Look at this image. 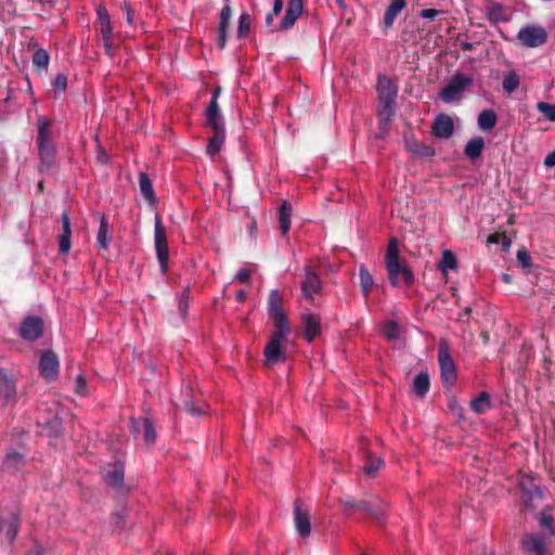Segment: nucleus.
I'll return each mask as SVG.
<instances>
[{"label": "nucleus", "mask_w": 555, "mask_h": 555, "mask_svg": "<svg viewBox=\"0 0 555 555\" xmlns=\"http://www.w3.org/2000/svg\"><path fill=\"white\" fill-rule=\"evenodd\" d=\"M405 0H392L384 14V24L386 27H390L392 25L395 18L405 8Z\"/></svg>", "instance_id": "29"}, {"label": "nucleus", "mask_w": 555, "mask_h": 555, "mask_svg": "<svg viewBox=\"0 0 555 555\" xmlns=\"http://www.w3.org/2000/svg\"><path fill=\"white\" fill-rule=\"evenodd\" d=\"M206 124L212 131L225 130L219 104L209 103L205 109Z\"/></svg>", "instance_id": "20"}, {"label": "nucleus", "mask_w": 555, "mask_h": 555, "mask_svg": "<svg viewBox=\"0 0 555 555\" xmlns=\"http://www.w3.org/2000/svg\"><path fill=\"white\" fill-rule=\"evenodd\" d=\"M517 40L525 48H539L546 43L547 31L546 29L538 24H527L522 26L517 33Z\"/></svg>", "instance_id": "6"}, {"label": "nucleus", "mask_w": 555, "mask_h": 555, "mask_svg": "<svg viewBox=\"0 0 555 555\" xmlns=\"http://www.w3.org/2000/svg\"><path fill=\"white\" fill-rule=\"evenodd\" d=\"M283 293L272 289L268 297V314L273 320L274 328H289L287 315L283 309Z\"/></svg>", "instance_id": "7"}, {"label": "nucleus", "mask_w": 555, "mask_h": 555, "mask_svg": "<svg viewBox=\"0 0 555 555\" xmlns=\"http://www.w3.org/2000/svg\"><path fill=\"white\" fill-rule=\"evenodd\" d=\"M337 4L340 7V8H345L346 7V3H345V0H336Z\"/></svg>", "instance_id": "62"}, {"label": "nucleus", "mask_w": 555, "mask_h": 555, "mask_svg": "<svg viewBox=\"0 0 555 555\" xmlns=\"http://www.w3.org/2000/svg\"><path fill=\"white\" fill-rule=\"evenodd\" d=\"M53 88L59 92H64L67 88V76L64 74H57L52 81Z\"/></svg>", "instance_id": "46"}, {"label": "nucleus", "mask_w": 555, "mask_h": 555, "mask_svg": "<svg viewBox=\"0 0 555 555\" xmlns=\"http://www.w3.org/2000/svg\"><path fill=\"white\" fill-rule=\"evenodd\" d=\"M120 8L126 14L127 23L130 26H133L134 25V12H133L132 8L130 7V4L126 0H124Z\"/></svg>", "instance_id": "48"}, {"label": "nucleus", "mask_w": 555, "mask_h": 555, "mask_svg": "<svg viewBox=\"0 0 555 555\" xmlns=\"http://www.w3.org/2000/svg\"><path fill=\"white\" fill-rule=\"evenodd\" d=\"M143 439L147 446H153L156 441V430L152 421L147 417L142 420Z\"/></svg>", "instance_id": "38"}, {"label": "nucleus", "mask_w": 555, "mask_h": 555, "mask_svg": "<svg viewBox=\"0 0 555 555\" xmlns=\"http://www.w3.org/2000/svg\"><path fill=\"white\" fill-rule=\"evenodd\" d=\"M251 272L253 271L248 268H242L235 274V280H237L241 283H247V282H249Z\"/></svg>", "instance_id": "49"}, {"label": "nucleus", "mask_w": 555, "mask_h": 555, "mask_svg": "<svg viewBox=\"0 0 555 555\" xmlns=\"http://www.w3.org/2000/svg\"><path fill=\"white\" fill-rule=\"evenodd\" d=\"M517 260L522 264V267H529L531 264V257L525 249L517 251Z\"/></svg>", "instance_id": "50"}, {"label": "nucleus", "mask_w": 555, "mask_h": 555, "mask_svg": "<svg viewBox=\"0 0 555 555\" xmlns=\"http://www.w3.org/2000/svg\"><path fill=\"white\" fill-rule=\"evenodd\" d=\"M95 27L98 28V30L100 31V34L102 36L105 53L112 57L114 55V47L112 43L113 27H112V23H111L109 13H108L107 9L103 5H100L96 9Z\"/></svg>", "instance_id": "8"}, {"label": "nucleus", "mask_w": 555, "mask_h": 555, "mask_svg": "<svg viewBox=\"0 0 555 555\" xmlns=\"http://www.w3.org/2000/svg\"><path fill=\"white\" fill-rule=\"evenodd\" d=\"M376 89L379 104L378 118L380 121L388 122L395 114L397 87L386 75H378Z\"/></svg>", "instance_id": "2"}, {"label": "nucleus", "mask_w": 555, "mask_h": 555, "mask_svg": "<svg viewBox=\"0 0 555 555\" xmlns=\"http://www.w3.org/2000/svg\"><path fill=\"white\" fill-rule=\"evenodd\" d=\"M220 93H221V88L220 87H217L214 92H212V95H211V100L209 103H214L215 104H218V99L220 96Z\"/></svg>", "instance_id": "55"}, {"label": "nucleus", "mask_w": 555, "mask_h": 555, "mask_svg": "<svg viewBox=\"0 0 555 555\" xmlns=\"http://www.w3.org/2000/svg\"><path fill=\"white\" fill-rule=\"evenodd\" d=\"M154 241H155L156 256L159 261L160 269L165 273L167 271V264H168V259H169V249H168L166 230L162 222V218L158 215L155 217Z\"/></svg>", "instance_id": "10"}, {"label": "nucleus", "mask_w": 555, "mask_h": 555, "mask_svg": "<svg viewBox=\"0 0 555 555\" xmlns=\"http://www.w3.org/2000/svg\"><path fill=\"white\" fill-rule=\"evenodd\" d=\"M124 474V466L120 463L108 465L103 470L105 482L115 489H120L122 487Z\"/></svg>", "instance_id": "18"}, {"label": "nucleus", "mask_w": 555, "mask_h": 555, "mask_svg": "<svg viewBox=\"0 0 555 555\" xmlns=\"http://www.w3.org/2000/svg\"><path fill=\"white\" fill-rule=\"evenodd\" d=\"M358 507L363 509V511H367L369 512V508H367V504L365 502H361L358 504Z\"/></svg>", "instance_id": "61"}, {"label": "nucleus", "mask_w": 555, "mask_h": 555, "mask_svg": "<svg viewBox=\"0 0 555 555\" xmlns=\"http://www.w3.org/2000/svg\"><path fill=\"white\" fill-rule=\"evenodd\" d=\"M472 83V77L457 73L452 77L450 82L441 89L440 98L446 103L454 102L461 98V93Z\"/></svg>", "instance_id": "9"}, {"label": "nucleus", "mask_w": 555, "mask_h": 555, "mask_svg": "<svg viewBox=\"0 0 555 555\" xmlns=\"http://www.w3.org/2000/svg\"><path fill=\"white\" fill-rule=\"evenodd\" d=\"M59 367L60 363L57 356L51 350L44 351L39 361L41 376L47 380L54 379L59 374Z\"/></svg>", "instance_id": "13"}, {"label": "nucleus", "mask_w": 555, "mask_h": 555, "mask_svg": "<svg viewBox=\"0 0 555 555\" xmlns=\"http://www.w3.org/2000/svg\"><path fill=\"white\" fill-rule=\"evenodd\" d=\"M433 134L439 139H449L454 131L452 118L447 114H439L433 122Z\"/></svg>", "instance_id": "16"}, {"label": "nucleus", "mask_w": 555, "mask_h": 555, "mask_svg": "<svg viewBox=\"0 0 555 555\" xmlns=\"http://www.w3.org/2000/svg\"><path fill=\"white\" fill-rule=\"evenodd\" d=\"M539 521L542 528L547 529L551 534H555V521L550 514L542 513Z\"/></svg>", "instance_id": "45"}, {"label": "nucleus", "mask_w": 555, "mask_h": 555, "mask_svg": "<svg viewBox=\"0 0 555 555\" xmlns=\"http://www.w3.org/2000/svg\"><path fill=\"white\" fill-rule=\"evenodd\" d=\"M50 56L44 49H38L33 55V64L39 69H47Z\"/></svg>", "instance_id": "40"}, {"label": "nucleus", "mask_w": 555, "mask_h": 555, "mask_svg": "<svg viewBox=\"0 0 555 555\" xmlns=\"http://www.w3.org/2000/svg\"><path fill=\"white\" fill-rule=\"evenodd\" d=\"M131 423H132V429H133L134 431H139V430H140V428H139V423H138L135 420H132V422H131Z\"/></svg>", "instance_id": "60"}, {"label": "nucleus", "mask_w": 555, "mask_h": 555, "mask_svg": "<svg viewBox=\"0 0 555 555\" xmlns=\"http://www.w3.org/2000/svg\"><path fill=\"white\" fill-rule=\"evenodd\" d=\"M62 219V234L59 236V247L61 254H67L70 250L72 242V230H70V220L69 216L66 211H64L61 216Z\"/></svg>", "instance_id": "23"}, {"label": "nucleus", "mask_w": 555, "mask_h": 555, "mask_svg": "<svg viewBox=\"0 0 555 555\" xmlns=\"http://www.w3.org/2000/svg\"><path fill=\"white\" fill-rule=\"evenodd\" d=\"M294 518L297 532L301 537H308L311 532L310 517L306 508L299 501H296L294 507Z\"/></svg>", "instance_id": "17"}, {"label": "nucleus", "mask_w": 555, "mask_h": 555, "mask_svg": "<svg viewBox=\"0 0 555 555\" xmlns=\"http://www.w3.org/2000/svg\"><path fill=\"white\" fill-rule=\"evenodd\" d=\"M537 109L550 121H555V104L538 102Z\"/></svg>", "instance_id": "41"}, {"label": "nucleus", "mask_w": 555, "mask_h": 555, "mask_svg": "<svg viewBox=\"0 0 555 555\" xmlns=\"http://www.w3.org/2000/svg\"><path fill=\"white\" fill-rule=\"evenodd\" d=\"M438 363L442 383L452 386L456 380L457 373L455 363L451 357L449 344L444 338L439 341Z\"/></svg>", "instance_id": "5"}, {"label": "nucleus", "mask_w": 555, "mask_h": 555, "mask_svg": "<svg viewBox=\"0 0 555 555\" xmlns=\"http://www.w3.org/2000/svg\"><path fill=\"white\" fill-rule=\"evenodd\" d=\"M384 465V461L380 457H370L367 463L363 466V470L366 475L371 476L377 472Z\"/></svg>", "instance_id": "44"}, {"label": "nucleus", "mask_w": 555, "mask_h": 555, "mask_svg": "<svg viewBox=\"0 0 555 555\" xmlns=\"http://www.w3.org/2000/svg\"><path fill=\"white\" fill-rule=\"evenodd\" d=\"M385 266L389 282L395 287L411 286L414 282V274L405 260L400 259L397 238H391L385 254Z\"/></svg>", "instance_id": "1"}, {"label": "nucleus", "mask_w": 555, "mask_h": 555, "mask_svg": "<svg viewBox=\"0 0 555 555\" xmlns=\"http://www.w3.org/2000/svg\"><path fill=\"white\" fill-rule=\"evenodd\" d=\"M530 482L531 481L528 477L521 478V480L519 481V487L522 491V500L525 504L528 507H534L532 502L542 499V490L534 485H531L529 487Z\"/></svg>", "instance_id": "22"}, {"label": "nucleus", "mask_w": 555, "mask_h": 555, "mask_svg": "<svg viewBox=\"0 0 555 555\" xmlns=\"http://www.w3.org/2000/svg\"><path fill=\"white\" fill-rule=\"evenodd\" d=\"M498 121V116L493 109H483L478 115V127L482 131L492 130Z\"/></svg>", "instance_id": "27"}, {"label": "nucleus", "mask_w": 555, "mask_h": 555, "mask_svg": "<svg viewBox=\"0 0 555 555\" xmlns=\"http://www.w3.org/2000/svg\"><path fill=\"white\" fill-rule=\"evenodd\" d=\"M502 280H503L505 283H511V282H512V278H511V275H508V274H506V273H504V274L502 275Z\"/></svg>", "instance_id": "59"}, {"label": "nucleus", "mask_w": 555, "mask_h": 555, "mask_svg": "<svg viewBox=\"0 0 555 555\" xmlns=\"http://www.w3.org/2000/svg\"><path fill=\"white\" fill-rule=\"evenodd\" d=\"M43 322L39 317H27L20 327V335L25 340H36L42 336Z\"/></svg>", "instance_id": "12"}, {"label": "nucleus", "mask_w": 555, "mask_h": 555, "mask_svg": "<svg viewBox=\"0 0 555 555\" xmlns=\"http://www.w3.org/2000/svg\"><path fill=\"white\" fill-rule=\"evenodd\" d=\"M189 412L193 415H201L204 413V408H196L193 404L188 408Z\"/></svg>", "instance_id": "54"}, {"label": "nucleus", "mask_w": 555, "mask_h": 555, "mask_svg": "<svg viewBox=\"0 0 555 555\" xmlns=\"http://www.w3.org/2000/svg\"><path fill=\"white\" fill-rule=\"evenodd\" d=\"M544 166L547 168L555 166V150L546 155L544 158Z\"/></svg>", "instance_id": "52"}, {"label": "nucleus", "mask_w": 555, "mask_h": 555, "mask_svg": "<svg viewBox=\"0 0 555 555\" xmlns=\"http://www.w3.org/2000/svg\"><path fill=\"white\" fill-rule=\"evenodd\" d=\"M8 457H16V459H20V454L18 453H14V454H9Z\"/></svg>", "instance_id": "63"}, {"label": "nucleus", "mask_w": 555, "mask_h": 555, "mask_svg": "<svg viewBox=\"0 0 555 555\" xmlns=\"http://www.w3.org/2000/svg\"><path fill=\"white\" fill-rule=\"evenodd\" d=\"M283 7H284L283 0H274L271 13L279 15L282 12Z\"/></svg>", "instance_id": "53"}, {"label": "nucleus", "mask_w": 555, "mask_h": 555, "mask_svg": "<svg viewBox=\"0 0 555 555\" xmlns=\"http://www.w3.org/2000/svg\"><path fill=\"white\" fill-rule=\"evenodd\" d=\"M37 127H38L37 143H38V150H39V157L41 160L39 169H40V171H43V170H48L52 167L53 162H54L55 150L49 139L50 121L44 117H40L37 120Z\"/></svg>", "instance_id": "3"}, {"label": "nucleus", "mask_w": 555, "mask_h": 555, "mask_svg": "<svg viewBox=\"0 0 555 555\" xmlns=\"http://www.w3.org/2000/svg\"><path fill=\"white\" fill-rule=\"evenodd\" d=\"M409 149L414 154L421 155L423 157H430L435 155L434 149L425 144L414 143L413 145H409Z\"/></svg>", "instance_id": "43"}, {"label": "nucleus", "mask_w": 555, "mask_h": 555, "mask_svg": "<svg viewBox=\"0 0 555 555\" xmlns=\"http://www.w3.org/2000/svg\"><path fill=\"white\" fill-rule=\"evenodd\" d=\"M429 376L426 373H420L413 380V390L417 396L423 397L429 390Z\"/></svg>", "instance_id": "34"}, {"label": "nucleus", "mask_w": 555, "mask_h": 555, "mask_svg": "<svg viewBox=\"0 0 555 555\" xmlns=\"http://www.w3.org/2000/svg\"><path fill=\"white\" fill-rule=\"evenodd\" d=\"M322 288L320 276L311 270L310 267L305 268V280L301 283V292L306 299L312 300L314 295L319 294Z\"/></svg>", "instance_id": "14"}, {"label": "nucleus", "mask_w": 555, "mask_h": 555, "mask_svg": "<svg viewBox=\"0 0 555 555\" xmlns=\"http://www.w3.org/2000/svg\"><path fill=\"white\" fill-rule=\"evenodd\" d=\"M304 336L308 341H312L321 333V319L312 313L302 315Z\"/></svg>", "instance_id": "21"}, {"label": "nucleus", "mask_w": 555, "mask_h": 555, "mask_svg": "<svg viewBox=\"0 0 555 555\" xmlns=\"http://www.w3.org/2000/svg\"><path fill=\"white\" fill-rule=\"evenodd\" d=\"M139 185L142 195L147 199L152 205L156 204V197L154 194L152 182L149 176L144 172L139 175Z\"/></svg>", "instance_id": "32"}, {"label": "nucleus", "mask_w": 555, "mask_h": 555, "mask_svg": "<svg viewBox=\"0 0 555 555\" xmlns=\"http://www.w3.org/2000/svg\"><path fill=\"white\" fill-rule=\"evenodd\" d=\"M292 207L283 202L279 210V225L283 235H286L291 227Z\"/></svg>", "instance_id": "31"}, {"label": "nucleus", "mask_w": 555, "mask_h": 555, "mask_svg": "<svg viewBox=\"0 0 555 555\" xmlns=\"http://www.w3.org/2000/svg\"><path fill=\"white\" fill-rule=\"evenodd\" d=\"M100 227L96 233V244L100 249H108L111 236H109V225L106 221V218L103 214L99 215Z\"/></svg>", "instance_id": "25"}, {"label": "nucleus", "mask_w": 555, "mask_h": 555, "mask_svg": "<svg viewBox=\"0 0 555 555\" xmlns=\"http://www.w3.org/2000/svg\"><path fill=\"white\" fill-rule=\"evenodd\" d=\"M304 4L302 0H288L287 9L284 17L282 18L280 25L275 28L276 30H287L291 29L299 16L302 14Z\"/></svg>", "instance_id": "15"}, {"label": "nucleus", "mask_w": 555, "mask_h": 555, "mask_svg": "<svg viewBox=\"0 0 555 555\" xmlns=\"http://www.w3.org/2000/svg\"><path fill=\"white\" fill-rule=\"evenodd\" d=\"M359 276L362 293L366 297L372 291L374 280L365 267L360 268Z\"/></svg>", "instance_id": "36"}, {"label": "nucleus", "mask_w": 555, "mask_h": 555, "mask_svg": "<svg viewBox=\"0 0 555 555\" xmlns=\"http://www.w3.org/2000/svg\"><path fill=\"white\" fill-rule=\"evenodd\" d=\"M250 29V16L247 13H242L238 18L237 35L245 37Z\"/></svg>", "instance_id": "42"}, {"label": "nucleus", "mask_w": 555, "mask_h": 555, "mask_svg": "<svg viewBox=\"0 0 555 555\" xmlns=\"http://www.w3.org/2000/svg\"><path fill=\"white\" fill-rule=\"evenodd\" d=\"M491 408L490 397L487 392H480L470 401V409L477 414H483Z\"/></svg>", "instance_id": "33"}, {"label": "nucleus", "mask_w": 555, "mask_h": 555, "mask_svg": "<svg viewBox=\"0 0 555 555\" xmlns=\"http://www.w3.org/2000/svg\"><path fill=\"white\" fill-rule=\"evenodd\" d=\"M18 532V519L15 515H10L7 519L0 521V533H3L9 542H12Z\"/></svg>", "instance_id": "26"}, {"label": "nucleus", "mask_w": 555, "mask_h": 555, "mask_svg": "<svg viewBox=\"0 0 555 555\" xmlns=\"http://www.w3.org/2000/svg\"><path fill=\"white\" fill-rule=\"evenodd\" d=\"M274 16H276L275 14L273 13H269L266 17V24L267 26H272L273 25V18Z\"/></svg>", "instance_id": "57"}, {"label": "nucleus", "mask_w": 555, "mask_h": 555, "mask_svg": "<svg viewBox=\"0 0 555 555\" xmlns=\"http://www.w3.org/2000/svg\"><path fill=\"white\" fill-rule=\"evenodd\" d=\"M486 16L492 24L505 23L511 18L504 7L499 2H490L487 5Z\"/></svg>", "instance_id": "24"}, {"label": "nucleus", "mask_w": 555, "mask_h": 555, "mask_svg": "<svg viewBox=\"0 0 555 555\" xmlns=\"http://www.w3.org/2000/svg\"><path fill=\"white\" fill-rule=\"evenodd\" d=\"M179 309L181 310V312L184 314L185 313V310H186V302L184 300H181L180 304H179Z\"/></svg>", "instance_id": "58"}, {"label": "nucleus", "mask_w": 555, "mask_h": 555, "mask_svg": "<svg viewBox=\"0 0 555 555\" xmlns=\"http://www.w3.org/2000/svg\"><path fill=\"white\" fill-rule=\"evenodd\" d=\"M457 267V260L455 255L451 250H444L442 253L439 269L443 272H448L449 270H454Z\"/></svg>", "instance_id": "35"}, {"label": "nucleus", "mask_w": 555, "mask_h": 555, "mask_svg": "<svg viewBox=\"0 0 555 555\" xmlns=\"http://www.w3.org/2000/svg\"><path fill=\"white\" fill-rule=\"evenodd\" d=\"M440 13V11L436 10V9H424L421 11L420 15L423 17V18H428V20H433L435 18L438 14Z\"/></svg>", "instance_id": "51"}, {"label": "nucleus", "mask_w": 555, "mask_h": 555, "mask_svg": "<svg viewBox=\"0 0 555 555\" xmlns=\"http://www.w3.org/2000/svg\"><path fill=\"white\" fill-rule=\"evenodd\" d=\"M520 85L518 75L515 72H509L503 79L502 87L507 93L514 92Z\"/></svg>", "instance_id": "39"}, {"label": "nucleus", "mask_w": 555, "mask_h": 555, "mask_svg": "<svg viewBox=\"0 0 555 555\" xmlns=\"http://www.w3.org/2000/svg\"><path fill=\"white\" fill-rule=\"evenodd\" d=\"M383 334L390 341L397 340L400 337L401 328L396 321L389 320L383 325Z\"/></svg>", "instance_id": "37"}, {"label": "nucleus", "mask_w": 555, "mask_h": 555, "mask_svg": "<svg viewBox=\"0 0 555 555\" xmlns=\"http://www.w3.org/2000/svg\"><path fill=\"white\" fill-rule=\"evenodd\" d=\"M289 334V328H274L269 341L264 347V362L268 365H274L278 362L286 360L282 350V343Z\"/></svg>", "instance_id": "4"}, {"label": "nucleus", "mask_w": 555, "mask_h": 555, "mask_svg": "<svg viewBox=\"0 0 555 555\" xmlns=\"http://www.w3.org/2000/svg\"><path fill=\"white\" fill-rule=\"evenodd\" d=\"M485 147V141L481 137L472 138L465 145L464 153L470 159L480 157Z\"/></svg>", "instance_id": "28"}, {"label": "nucleus", "mask_w": 555, "mask_h": 555, "mask_svg": "<svg viewBox=\"0 0 555 555\" xmlns=\"http://www.w3.org/2000/svg\"><path fill=\"white\" fill-rule=\"evenodd\" d=\"M75 392L79 396H87V382L82 375H78L75 382Z\"/></svg>", "instance_id": "47"}, {"label": "nucleus", "mask_w": 555, "mask_h": 555, "mask_svg": "<svg viewBox=\"0 0 555 555\" xmlns=\"http://www.w3.org/2000/svg\"><path fill=\"white\" fill-rule=\"evenodd\" d=\"M521 547L526 555H551L548 541L539 533H527L521 540Z\"/></svg>", "instance_id": "11"}, {"label": "nucleus", "mask_w": 555, "mask_h": 555, "mask_svg": "<svg viewBox=\"0 0 555 555\" xmlns=\"http://www.w3.org/2000/svg\"><path fill=\"white\" fill-rule=\"evenodd\" d=\"M375 517H376L377 520H383L384 519V516L382 514H376Z\"/></svg>", "instance_id": "64"}, {"label": "nucleus", "mask_w": 555, "mask_h": 555, "mask_svg": "<svg viewBox=\"0 0 555 555\" xmlns=\"http://www.w3.org/2000/svg\"><path fill=\"white\" fill-rule=\"evenodd\" d=\"M212 132L214 135L209 139L207 144V154H209L211 157L219 153L225 139V130H216Z\"/></svg>", "instance_id": "30"}, {"label": "nucleus", "mask_w": 555, "mask_h": 555, "mask_svg": "<svg viewBox=\"0 0 555 555\" xmlns=\"http://www.w3.org/2000/svg\"><path fill=\"white\" fill-rule=\"evenodd\" d=\"M246 297H247V294L245 291L243 289H240L237 293H236V300L240 301V302H243L246 300Z\"/></svg>", "instance_id": "56"}, {"label": "nucleus", "mask_w": 555, "mask_h": 555, "mask_svg": "<svg viewBox=\"0 0 555 555\" xmlns=\"http://www.w3.org/2000/svg\"><path fill=\"white\" fill-rule=\"evenodd\" d=\"M232 16V10L227 0V4L221 9L219 14V25H218V46L220 49H223L227 42V33L230 25V20Z\"/></svg>", "instance_id": "19"}]
</instances>
